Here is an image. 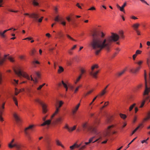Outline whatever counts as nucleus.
I'll return each instance as SVG.
<instances>
[{
    "mask_svg": "<svg viewBox=\"0 0 150 150\" xmlns=\"http://www.w3.org/2000/svg\"><path fill=\"white\" fill-rule=\"evenodd\" d=\"M101 38L99 37V34L97 32H94L92 35L93 40L91 45L96 55H98L103 48L109 51L112 42L117 41L119 38L118 35L112 33L111 36L103 39L102 38L104 37V34L103 32H101Z\"/></svg>",
    "mask_w": 150,
    "mask_h": 150,
    "instance_id": "obj_1",
    "label": "nucleus"
},
{
    "mask_svg": "<svg viewBox=\"0 0 150 150\" xmlns=\"http://www.w3.org/2000/svg\"><path fill=\"white\" fill-rule=\"evenodd\" d=\"M146 74L144 71V79L145 80V88L143 93V98L145 100H149L150 102V73L149 75V86H148L146 84Z\"/></svg>",
    "mask_w": 150,
    "mask_h": 150,
    "instance_id": "obj_2",
    "label": "nucleus"
},
{
    "mask_svg": "<svg viewBox=\"0 0 150 150\" xmlns=\"http://www.w3.org/2000/svg\"><path fill=\"white\" fill-rule=\"evenodd\" d=\"M146 74L144 71V79L145 80V88L143 93V98L145 100H149L150 102V73L149 75V86H148L146 84Z\"/></svg>",
    "mask_w": 150,
    "mask_h": 150,
    "instance_id": "obj_3",
    "label": "nucleus"
},
{
    "mask_svg": "<svg viewBox=\"0 0 150 150\" xmlns=\"http://www.w3.org/2000/svg\"><path fill=\"white\" fill-rule=\"evenodd\" d=\"M14 71L16 74L19 77L22 76L27 79L28 80H30L33 81L35 83H36L38 82V80L37 78L35 77L34 79H33L31 76L30 77L28 75L19 69H18L17 70L14 69Z\"/></svg>",
    "mask_w": 150,
    "mask_h": 150,
    "instance_id": "obj_4",
    "label": "nucleus"
},
{
    "mask_svg": "<svg viewBox=\"0 0 150 150\" xmlns=\"http://www.w3.org/2000/svg\"><path fill=\"white\" fill-rule=\"evenodd\" d=\"M82 127L84 131L89 132L93 134H97V132L96 127L88 123V122H85L82 125Z\"/></svg>",
    "mask_w": 150,
    "mask_h": 150,
    "instance_id": "obj_5",
    "label": "nucleus"
},
{
    "mask_svg": "<svg viewBox=\"0 0 150 150\" xmlns=\"http://www.w3.org/2000/svg\"><path fill=\"white\" fill-rule=\"evenodd\" d=\"M14 139H13L8 144L9 147L10 148H12L15 147L16 149V150H23V148L25 147L23 145L17 143L12 145V144L14 142Z\"/></svg>",
    "mask_w": 150,
    "mask_h": 150,
    "instance_id": "obj_6",
    "label": "nucleus"
},
{
    "mask_svg": "<svg viewBox=\"0 0 150 150\" xmlns=\"http://www.w3.org/2000/svg\"><path fill=\"white\" fill-rule=\"evenodd\" d=\"M24 14L25 16H28L30 18H33L35 20L38 21V22L40 23L42 21V20L43 18V17H42L38 19V18H39L38 15V14L35 13H33L31 14H30L28 13H24Z\"/></svg>",
    "mask_w": 150,
    "mask_h": 150,
    "instance_id": "obj_7",
    "label": "nucleus"
},
{
    "mask_svg": "<svg viewBox=\"0 0 150 150\" xmlns=\"http://www.w3.org/2000/svg\"><path fill=\"white\" fill-rule=\"evenodd\" d=\"M34 125H30L28 127H26L24 131V132L27 137L28 138L29 140L30 141L31 139V137L29 133V131L31 130L34 127Z\"/></svg>",
    "mask_w": 150,
    "mask_h": 150,
    "instance_id": "obj_8",
    "label": "nucleus"
},
{
    "mask_svg": "<svg viewBox=\"0 0 150 150\" xmlns=\"http://www.w3.org/2000/svg\"><path fill=\"white\" fill-rule=\"evenodd\" d=\"M142 61H140L136 63L139 65V66L134 69H131L130 70V71L133 74H136L138 72L141 68V64L142 63Z\"/></svg>",
    "mask_w": 150,
    "mask_h": 150,
    "instance_id": "obj_9",
    "label": "nucleus"
},
{
    "mask_svg": "<svg viewBox=\"0 0 150 150\" xmlns=\"http://www.w3.org/2000/svg\"><path fill=\"white\" fill-rule=\"evenodd\" d=\"M35 101L41 105L42 107V112L44 113H45L47 111V110L46 108L47 106L46 105L44 104L39 99L36 98L35 100Z\"/></svg>",
    "mask_w": 150,
    "mask_h": 150,
    "instance_id": "obj_10",
    "label": "nucleus"
},
{
    "mask_svg": "<svg viewBox=\"0 0 150 150\" xmlns=\"http://www.w3.org/2000/svg\"><path fill=\"white\" fill-rule=\"evenodd\" d=\"M98 68V66L96 64H95L92 66L91 67V71H90V74L94 78H96L97 76L96 75L98 74V73L99 72V71H96L95 72H93V70L95 68Z\"/></svg>",
    "mask_w": 150,
    "mask_h": 150,
    "instance_id": "obj_11",
    "label": "nucleus"
},
{
    "mask_svg": "<svg viewBox=\"0 0 150 150\" xmlns=\"http://www.w3.org/2000/svg\"><path fill=\"white\" fill-rule=\"evenodd\" d=\"M6 59H9L11 62H13L14 61V60L12 58L10 57H7V55H5L4 56V58L3 59L1 60L0 59V65L2 64Z\"/></svg>",
    "mask_w": 150,
    "mask_h": 150,
    "instance_id": "obj_12",
    "label": "nucleus"
},
{
    "mask_svg": "<svg viewBox=\"0 0 150 150\" xmlns=\"http://www.w3.org/2000/svg\"><path fill=\"white\" fill-rule=\"evenodd\" d=\"M5 103H3L2 104H0V120L1 121H3L4 120L3 118L1 117V115L3 112V109L4 108Z\"/></svg>",
    "mask_w": 150,
    "mask_h": 150,
    "instance_id": "obj_13",
    "label": "nucleus"
},
{
    "mask_svg": "<svg viewBox=\"0 0 150 150\" xmlns=\"http://www.w3.org/2000/svg\"><path fill=\"white\" fill-rule=\"evenodd\" d=\"M63 120V118L62 117H60L56 119L55 122L57 124H61Z\"/></svg>",
    "mask_w": 150,
    "mask_h": 150,
    "instance_id": "obj_14",
    "label": "nucleus"
},
{
    "mask_svg": "<svg viewBox=\"0 0 150 150\" xmlns=\"http://www.w3.org/2000/svg\"><path fill=\"white\" fill-rule=\"evenodd\" d=\"M13 116L16 122L17 123H19L21 121V119L19 116L16 113L14 114Z\"/></svg>",
    "mask_w": 150,
    "mask_h": 150,
    "instance_id": "obj_15",
    "label": "nucleus"
},
{
    "mask_svg": "<svg viewBox=\"0 0 150 150\" xmlns=\"http://www.w3.org/2000/svg\"><path fill=\"white\" fill-rule=\"evenodd\" d=\"M51 122V120H45L44 122L41 125V126H44L45 125H49Z\"/></svg>",
    "mask_w": 150,
    "mask_h": 150,
    "instance_id": "obj_16",
    "label": "nucleus"
},
{
    "mask_svg": "<svg viewBox=\"0 0 150 150\" xmlns=\"http://www.w3.org/2000/svg\"><path fill=\"white\" fill-rule=\"evenodd\" d=\"M55 106L56 107V110L54 112L52 115L51 117V119H52L56 115H57L59 111V108L57 107V105H56Z\"/></svg>",
    "mask_w": 150,
    "mask_h": 150,
    "instance_id": "obj_17",
    "label": "nucleus"
},
{
    "mask_svg": "<svg viewBox=\"0 0 150 150\" xmlns=\"http://www.w3.org/2000/svg\"><path fill=\"white\" fill-rule=\"evenodd\" d=\"M126 71V69L125 68L120 72H118L117 74V75L118 76H121L125 73Z\"/></svg>",
    "mask_w": 150,
    "mask_h": 150,
    "instance_id": "obj_18",
    "label": "nucleus"
},
{
    "mask_svg": "<svg viewBox=\"0 0 150 150\" xmlns=\"http://www.w3.org/2000/svg\"><path fill=\"white\" fill-rule=\"evenodd\" d=\"M139 25V24L137 23L134 24L132 25V27L133 28L134 30H137V29L138 28Z\"/></svg>",
    "mask_w": 150,
    "mask_h": 150,
    "instance_id": "obj_19",
    "label": "nucleus"
},
{
    "mask_svg": "<svg viewBox=\"0 0 150 150\" xmlns=\"http://www.w3.org/2000/svg\"><path fill=\"white\" fill-rule=\"evenodd\" d=\"M142 124H140L138 127H137L134 130L131 134V136L132 135L141 127L142 126Z\"/></svg>",
    "mask_w": 150,
    "mask_h": 150,
    "instance_id": "obj_20",
    "label": "nucleus"
},
{
    "mask_svg": "<svg viewBox=\"0 0 150 150\" xmlns=\"http://www.w3.org/2000/svg\"><path fill=\"white\" fill-rule=\"evenodd\" d=\"M56 142L57 145L61 146L63 148H64V146L61 144V142L58 140L57 139L56 140Z\"/></svg>",
    "mask_w": 150,
    "mask_h": 150,
    "instance_id": "obj_21",
    "label": "nucleus"
},
{
    "mask_svg": "<svg viewBox=\"0 0 150 150\" xmlns=\"http://www.w3.org/2000/svg\"><path fill=\"white\" fill-rule=\"evenodd\" d=\"M150 119V111H149L147 113L146 116L144 119L145 121H146Z\"/></svg>",
    "mask_w": 150,
    "mask_h": 150,
    "instance_id": "obj_22",
    "label": "nucleus"
},
{
    "mask_svg": "<svg viewBox=\"0 0 150 150\" xmlns=\"http://www.w3.org/2000/svg\"><path fill=\"white\" fill-rule=\"evenodd\" d=\"M59 69L58 70V72L59 73H61L62 72L64 71V69L61 66H59Z\"/></svg>",
    "mask_w": 150,
    "mask_h": 150,
    "instance_id": "obj_23",
    "label": "nucleus"
},
{
    "mask_svg": "<svg viewBox=\"0 0 150 150\" xmlns=\"http://www.w3.org/2000/svg\"><path fill=\"white\" fill-rule=\"evenodd\" d=\"M32 4L34 6H39V4L38 2L36 0H33L32 1Z\"/></svg>",
    "mask_w": 150,
    "mask_h": 150,
    "instance_id": "obj_24",
    "label": "nucleus"
},
{
    "mask_svg": "<svg viewBox=\"0 0 150 150\" xmlns=\"http://www.w3.org/2000/svg\"><path fill=\"white\" fill-rule=\"evenodd\" d=\"M114 125H112L110 126H109L108 127V134H109L110 133V129L111 128H113L114 127Z\"/></svg>",
    "mask_w": 150,
    "mask_h": 150,
    "instance_id": "obj_25",
    "label": "nucleus"
},
{
    "mask_svg": "<svg viewBox=\"0 0 150 150\" xmlns=\"http://www.w3.org/2000/svg\"><path fill=\"white\" fill-rule=\"evenodd\" d=\"M81 77V75H79V77L77 78L76 80L74 81V82L75 84L77 83V82L79 81Z\"/></svg>",
    "mask_w": 150,
    "mask_h": 150,
    "instance_id": "obj_26",
    "label": "nucleus"
},
{
    "mask_svg": "<svg viewBox=\"0 0 150 150\" xmlns=\"http://www.w3.org/2000/svg\"><path fill=\"white\" fill-rule=\"evenodd\" d=\"M12 98L13 99V100L15 104V105L18 106V101H17V100L16 98L13 96H12Z\"/></svg>",
    "mask_w": 150,
    "mask_h": 150,
    "instance_id": "obj_27",
    "label": "nucleus"
},
{
    "mask_svg": "<svg viewBox=\"0 0 150 150\" xmlns=\"http://www.w3.org/2000/svg\"><path fill=\"white\" fill-rule=\"evenodd\" d=\"M106 92L107 91L106 90L104 89L100 92V95L101 96H102L104 95L106 93Z\"/></svg>",
    "mask_w": 150,
    "mask_h": 150,
    "instance_id": "obj_28",
    "label": "nucleus"
},
{
    "mask_svg": "<svg viewBox=\"0 0 150 150\" xmlns=\"http://www.w3.org/2000/svg\"><path fill=\"white\" fill-rule=\"evenodd\" d=\"M94 137H92L89 140V142H90V143L91 142H92L93 143H94L97 142L98 140V139H96L95 141H93V139L94 138Z\"/></svg>",
    "mask_w": 150,
    "mask_h": 150,
    "instance_id": "obj_29",
    "label": "nucleus"
},
{
    "mask_svg": "<svg viewBox=\"0 0 150 150\" xmlns=\"http://www.w3.org/2000/svg\"><path fill=\"white\" fill-rule=\"evenodd\" d=\"M111 117H108L105 121L106 123L108 124L111 122Z\"/></svg>",
    "mask_w": 150,
    "mask_h": 150,
    "instance_id": "obj_30",
    "label": "nucleus"
},
{
    "mask_svg": "<svg viewBox=\"0 0 150 150\" xmlns=\"http://www.w3.org/2000/svg\"><path fill=\"white\" fill-rule=\"evenodd\" d=\"M60 23L63 26H65L66 25V22L65 21L61 20L60 21Z\"/></svg>",
    "mask_w": 150,
    "mask_h": 150,
    "instance_id": "obj_31",
    "label": "nucleus"
},
{
    "mask_svg": "<svg viewBox=\"0 0 150 150\" xmlns=\"http://www.w3.org/2000/svg\"><path fill=\"white\" fill-rule=\"evenodd\" d=\"M63 104V102L62 101H60L58 103L59 106L57 107L59 108V109L62 106V105Z\"/></svg>",
    "mask_w": 150,
    "mask_h": 150,
    "instance_id": "obj_32",
    "label": "nucleus"
},
{
    "mask_svg": "<svg viewBox=\"0 0 150 150\" xmlns=\"http://www.w3.org/2000/svg\"><path fill=\"white\" fill-rule=\"evenodd\" d=\"M80 105V103H79L77 105H76L75 106V107L74 108V109L73 110H74L75 111H76H76L78 110V109Z\"/></svg>",
    "mask_w": 150,
    "mask_h": 150,
    "instance_id": "obj_33",
    "label": "nucleus"
},
{
    "mask_svg": "<svg viewBox=\"0 0 150 150\" xmlns=\"http://www.w3.org/2000/svg\"><path fill=\"white\" fill-rule=\"evenodd\" d=\"M20 92L19 90L17 88H15V95H17Z\"/></svg>",
    "mask_w": 150,
    "mask_h": 150,
    "instance_id": "obj_34",
    "label": "nucleus"
},
{
    "mask_svg": "<svg viewBox=\"0 0 150 150\" xmlns=\"http://www.w3.org/2000/svg\"><path fill=\"white\" fill-rule=\"evenodd\" d=\"M76 128V126L74 125L73 127L71 128H70L69 129L70 130L69 131V132H71L74 130Z\"/></svg>",
    "mask_w": 150,
    "mask_h": 150,
    "instance_id": "obj_35",
    "label": "nucleus"
},
{
    "mask_svg": "<svg viewBox=\"0 0 150 150\" xmlns=\"http://www.w3.org/2000/svg\"><path fill=\"white\" fill-rule=\"evenodd\" d=\"M18 81L16 80L15 79L13 80V81L12 82L13 83L15 86L16 85L18 84Z\"/></svg>",
    "mask_w": 150,
    "mask_h": 150,
    "instance_id": "obj_36",
    "label": "nucleus"
},
{
    "mask_svg": "<svg viewBox=\"0 0 150 150\" xmlns=\"http://www.w3.org/2000/svg\"><path fill=\"white\" fill-rule=\"evenodd\" d=\"M136 104L135 103L133 104V105H131L129 108V111H131L133 108L135 106Z\"/></svg>",
    "mask_w": 150,
    "mask_h": 150,
    "instance_id": "obj_37",
    "label": "nucleus"
},
{
    "mask_svg": "<svg viewBox=\"0 0 150 150\" xmlns=\"http://www.w3.org/2000/svg\"><path fill=\"white\" fill-rule=\"evenodd\" d=\"M35 74H36L37 78L38 79L40 78V74L39 72H35Z\"/></svg>",
    "mask_w": 150,
    "mask_h": 150,
    "instance_id": "obj_38",
    "label": "nucleus"
},
{
    "mask_svg": "<svg viewBox=\"0 0 150 150\" xmlns=\"http://www.w3.org/2000/svg\"><path fill=\"white\" fill-rule=\"evenodd\" d=\"M120 116L123 119H125L126 117V116L125 114H120Z\"/></svg>",
    "mask_w": 150,
    "mask_h": 150,
    "instance_id": "obj_39",
    "label": "nucleus"
},
{
    "mask_svg": "<svg viewBox=\"0 0 150 150\" xmlns=\"http://www.w3.org/2000/svg\"><path fill=\"white\" fill-rule=\"evenodd\" d=\"M108 103H109V102L108 101H107V102H106L105 103V104H104V105L103 106L101 109H103V108H104L106 106H107V105H108Z\"/></svg>",
    "mask_w": 150,
    "mask_h": 150,
    "instance_id": "obj_40",
    "label": "nucleus"
},
{
    "mask_svg": "<svg viewBox=\"0 0 150 150\" xmlns=\"http://www.w3.org/2000/svg\"><path fill=\"white\" fill-rule=\"evenodd\" d=\"M66 35L68 38L73 41H76L72 37H71L68 34H66Z\"/></svg>",
    "mask_w": 150,
    "mask_h": 150,
    "instance_id": "obj_41",
    "label": "nucleus"
},
{
    "mask_svg": "<svg viewBox=\"0 0 150 150\" xmlns=\"http://www.w3.org/2000/svg\"><path fill=\"white\" fill-rule=\"evenodd\" d=\"M69 87L70 89H71L72 90H73L74 88V85H70L69 86Z\"/></svg>",
    "mask_w": 150,
    "mask_h": 150,
    "instance_id": "obj_42",
    "label": "nucleus"
},
{
    "mask_svg": "<svg viewBox=\"0 0 150 150\" xmlns=\"http://www.w3.org/2000/svg\"><path fill=\"white\" fill-rule=\"evenodd\" d=\"M50 143L49 142H47V144L46 145V148L47 149H49V148L50 147Z\"/></svg>",
    "mask_w": 150,
    "mask_h": 150,
    "instance_id": "obj_43",
    "label": "nucleus"
},
{
    "mask_svg": "<svg viewBox=\"0 0 150 150\" xmlns=\"http://www.w3.org/2000/svg\"><path fill=\"white\" fill-rule=\"evenodd\" d=\"M74 144L75 145V148L76 147L77 148H78L80 146H81L82 143H81L80 144L78 145L76 143H75V144Z\"/></svg>",
    "mask_w": 150,
    "mask_h": 150,
    "instance_id": "obj_44",
    "label": "nucleus"
},
{
    "mask_svg": "<svg viewBox=\"0 0 150 150\" xmlns=\"http://www.w3.org/2000/svg\"><path fill=\"white\" fill-rule=\"evenodd\" d=\"M146 100H145L144 99V101H142V103L141 104V105H140V106H139L140 108H142L144 105V103H145V101H146Z\"/></svg>",
    "mask_w": 150,
    "mask_h": 150,
    "instance_id": "obj_45",
    "label": "nucleus"
},
{
    "mask_svg": "<svg viewBox=\"0 0 150 150\" xmlns=\"http://www.w3.org/2000/svg\"><path fill=\"white\" fill-rule=\"evenodd\" d=\"M120 35L121 37L122 38H124V37L123 35V33L122 31H120Z\"/></svg>",
    "mask_w": 150,
    "mask_h": 150,
    "instance_id": "obj_46",
    "label": "nucleus"
},
{
    "mask_svg": "<svg viewBox=\"0 0 150 150\" xmlns=\"http://www.w3.org/2000/svg\"><path fill=\"white\" fill-rule=\"evenodd\" d=\"M93 91V90H91L87 92L84 95L85 96H86L88 94H91Z\"/></svg>",
    "mask_w": 150,
    "mask_h": 150,
    "instance_id": "obj_47",
    "label": "nucleus"
},
{
    "mask_svg": "<svg viewBox=\"0 0 150 150\" xmlns=\"http://www.w3.org/2000/svg\"><path fill=\"white\" fill-rule=\"evenodd\" d=\"M0 35L3 38H5L6 35L5 34H3V32H2L0 31Z\"/></svg>",
    "mask_w": 150,
    "mask_h": 150,
    "instance_id": "obj_48",
    "label": "nucleus"
},
{
    "mask_svg": "<svg viewBox=\"0 0 150 150\" xmlns=\"http://www.w3.org/2000/svg\"><path fill=\"white\" fill-rule=\"evenodd\" d=\"M142 52V51H141L138 50L136 51L135 54L137 55V54H140Z\"/></svg>",
    "mask_w": 150,
    "mask_h": 150,
    "instance_id": "obj_49",
    "label": "nucleus"
},
{
    "mask_svg": "<svg viewBox=\"0 0 150 150\" xmlns=\"http://www.w3.org/2000/svg\"><path fill=\"white\" fill-rule=\"evenodd\" d=\"M61 20V19H59L58 16H56L55 18V19H54V20L56 21H57V22L60 21Z\"/></svg>",
    "mask_w": 150,
    "mask_h": 150,
    "instance_id": "obj_50",
    "label": "nucleus"
},
{
    "mask_svg": "<svg viewBox=\"0 0 150 150\" xmlns=\"http://www.w3.org/2000/svg\"><path fill=\"white\" fill-rule=\"evenodd\" d=\"M86 147V145H83L79 149V150H83V149H84Z\"/></svg>",
    "mask_w": 150,
    "mask_h": 150,
    "instance_id": "obj_51",
    "label": "nucleus"
},
{
    "mask_svg": "<svg viewBox=\"0 0 150 150\" xmlns=\"http://www.w3.org/2000/svg\"><path fill=\"white\" fill-rule=\"evenodd\" d=\"M58 34L59 35L60 38H62L63 37V34L61 32H59L58 33Z\"/></svg>",
    "mask_w": 150,
    "mask_h": 150,
    "instance_id": "obj_52",
    "label": "nucleus"
},
{
    "mask_svg": "<svg viewBox=\"0 0 150 150\" xmlns=\"http://www.w3.org/2000/svg\"><path fill=\"white\" fill-rule=\"evenodd\" d=\"M13 28H10V29H9L8 30H4V31L3 32V34H4L7 31H9V30H11L12 29H13Z\"/></svg>",
    "mask_w": 150,
    "mask_h": 150,
    "instance_id": "obj_53",
    "label": "nucleus"
},
{
    "mask_svg": "<svg viewBox=\"0 0 150 150\" xmlns=\"http://www.w3.org/2000/svg\"><path fill=\"white\" fill-rule=\"evenodd\" d=\"M62 84H63L64 87L65 88V87H67V84H66L65 83L64 81H62Z\"/></svg>",
    "mask_w": 150,
    "mask_h": 150,
    "instance_id": "obj_54",
    "label": "nucleus"
},
{
    "mask_svg": "<svg viewBox=\"0 0 150 150\" xmlns=\"http://www.w3.org/2000/svg\"><path fill=\"white\" fill-rule=\"evenodd\" d=\"M137 137L134 138L131 142L128 145L127 147V148H128L129 146V145L132 142H134V141L136 139Z\"/></svg>",
    "mask_w": 150,
    "mask_h": 150,
    "instance_id": "obj_55",
    "label": "nucleus"
},
{
    "mask_svg": "<svg viewBox=\"0 0 150 150\" xmlns=\"http://www.w3.org/2000/svg\"><path fill=\"white\" fill-rule=\"evenodd\" d=\"M2 81L1 74L0 73V84H1Z\"/></svg>",
    "mask_w": 150,
    "mask_h": 150,
    "instance_id": "obj_56",
    "label": "nucleus"
},
{
    "mask_svg": "<svg viewBox=\"0 0 150 150\" xmlns=\"http://www.w3.org/2000/svg\"><path fill=\"white\" fill-rule=\"evenodd\" d=\"M75 148V145H73L70 146V148L71 150H73Z\"/></svg>",
    "mask_w": 150,
    "mask_h": 150,
    "instance_id": "obj_57",
    "label": "nucleus"
},
{
    "mask_svg": "<svg viewBox=\"0 0 150 150\" xmlns=\"http://www.w3.org/2000/svg\"><path fill=\"white\" fill-rule=\"evenodd\" d=\"M95 10H96L95 8L93 6V7H91V8H89L88 9V10H91V11Z\"/></svg>",
    "mask_w": 150,
    "mask_h": 150,
    "instance_id": "obj_58",
    "label": "nucleus"
},
{
    "mask_svg": "<svg viewBox=\"0 0 150 150\" xmlns=\"http://www.w3.org/2000/svg\"><path fill=\"white\" fill-rule=\"evenodd\" d=\"M35 52H36V50L34 49L33 50H32V51L31 52V55H33L35 53Z\"/></svg>",
    "mask_w": 150,
    "mask_h": 150,
    "instance_id": "obj_59",
    "label": "nucleus"
},
{
    "mask_svg": "<svg viewBox=\"0 0 150 150\" xmlns=\"http://www.w3.org/2000/svg\"><path fill=\"white\" fill-rule=\"evenodd\" d=\"M99 121L98 120H96L95 122V125H98L99 123Z\"/></svg>",
    "mask_w": 150,
    "mask_h": 150,
    "instance_id": "obj_60",
    "label": "nucleus"
},
{
    "mask_svg": "<svg viewBox=\"0 0 150 150\" xmlns=\"http://www.w3.org/2000/svg\"><path fill=\"white\" fill-rule=\"evenodd\" d=\"M142 3H145L147 5H149V4L147 3V2L144 0H140Z\"/></svg>",
    "mask_w": 150,
    "mask_h": 150,
    "instance_id": "obj_61",
    "label": "nucleus"
},
{
    "mask_svg": "<svg viewBox=\"0 0 150 150\" xmlns=\"http://www.w3.org/2000/svg\"><path fill=\"white\" fill-rule=\"evenodd\" d=\"M79 89V87H77L74 90V93H76L77 91H78Z\"/></svg>",
    "mask_w": 150,
    "mask_h": 150,
    "instance_id": "obj_62",
    "label": "nucleus"
},
{
    "mask_svg": "<svg viewBox=\"0 0 150 150\" xmlns=\"http://www.w3.org/2000/svg\"><path fill=\"white\" fill-rule=\"evenodd\" d=\"M64 128H65L67 129L69 131V130H70V129H69L70 128L69 127V126H68V125H65V126L64 127Z\"/></svg>",
    "mask_w": 150,
    "mask_h": 150,
    "instance_id": "obj_63",
    "label": "nucleus"
},
{
    "mask_svg": "<svg viewBox=\"0 0 150 150\" xmlns=\"http://www.w3.org/2000/svg\"><path fill=\"white\" fill-rule=\"evenodd\" d=\"M66 19L68 22H70L71 21L70 18L69 17H67L66 18Z\"/></svg>",
    "mask_w": 150,
    "mask_h": 150,
    "instance_id": "obj_64",
    "label": "nucleus"
}]
</instances>
